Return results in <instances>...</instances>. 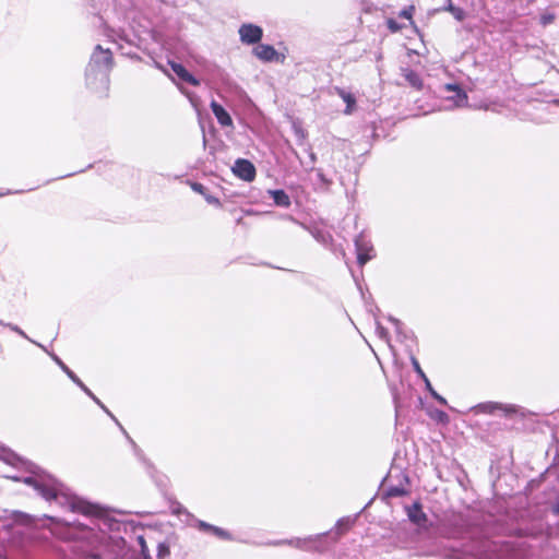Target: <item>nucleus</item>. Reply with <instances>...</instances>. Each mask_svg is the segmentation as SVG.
<instances>
[{"label":"nucleus","instance_id":"f257e3e1","mask_svg":"<svg viewBox=\"0 0 559 559\" xmlns=\"http://www.w3.org/2000/svg\"><path fill=\"white\" fill-rule=\"evenodd\" d=\"M24 483L33 486L47 501L56 500L60 506L82 514H92L94 512V507L91 503L66 492L63 486L46 473L26 477L24 478Z\"/></svg>","mask_w":559,"mask_h":559},{"label":"nucleus","instance_id":"f03ea898","mask_svg":"<svg viewBox=\"0 0 559 559\" xmlns=\"http://www.w3.org/2000/svg\"><path fill=\"white\" fill-rule=\"evenodd\" d=\"M112 57L109 49H103L97 45L87 66L86 76L88 83L92 79H99L105 84L108 82V73L111 68Z\"/></svg>","mask_w":559,"mask_h":559},{"label":"nucleus","instance_id":"7ed1b4c3","mask_svg":"<svg viewBox=\"0 0 559 559\" xmlns=\"http://www.w3.org/2000/svg\"><path fill=\"white\" fill-rule=\"evenodd\" d=\"M475 414H496L499 413L503 416H511L518 412L515 405L502 404L497 402L480 403L472 408Z\"/></svg>","mask_w":559,"mask_h":559},{"label":"nucleus","instance_id":"20e7f679","mask_svg":"<svg viewBox=\"0 0 559 559\" xmlns=\"http://www.w3.org/2000/svg\"><path fill=\"white\" fill-rule=\"evenodd\" d=\"M263 31L260 26L254 24H242L239 28L240 40L243 44L252 45L261 40Z\"/></svg>","mask_w":559,"mask_h":559},{"label":"nucleus","instance_id":"39448f33","mask_svg":"<svg viewBox=\"0 0 559 559\" xmlns=\"http://www.w3.org/2000/svg\"><path fill=\"white\" fill-rule=\"evenodd\" d=\"M355 247L357 252V262L360 266L365 265L374 257L372 245L361 235L355 239Z\"/></svg>","mask_w":559,"mask_h":559},{"label":"nucleus","instance_id":"423d86ee","mask_svg":"<svg viewBox=\"0 0 559 559\" xmlns=\"http://www.w3.org/2000/svg\"><path fill=\"white\" fill-rule=\"evenodd\" d=\"M233 173L245 181H252L255 177L253 164L247 159H237L233 167Z\"/></svg>","mask_w":559,"mask_h":559},{"label":"nucleus","instance_id":"0eeeda50","mask_svg":"<svg viewBox=\"0 0 559 559\" xmlns=\"http://www.w3.org/2000/svg\"><path fill=\"white\" fill-rule=\"evenodd\" d=\"M406 512H407L409 520L414 524H416L418 526H425V524L427 522V515L421 510V506L419 503L416 502L411 507H406Z\"/></svg>","mask_w":559,"mask_h":559},{"label":"nucleus","instance_id":"6e6552de","mask_svg":"<svg viewBox=\"0 0 559 559\" xmlns=\"http://www.w3.org/2000/svg\"><path fill=\"white\" fill-rule=\"evenodd\" d=\"M169 66L180 80L193 86L200 85V81L195 79L191 73H189L182 64L169 61Z\"/></svg>","mask_w":559,"mask_h":559},{"label":"nucleus","instance_id":"1a4fd4ad","mask_svg":"<svg viewBox=\"0 0 559 559\" xmlns=\"http://www.w3.org/2000/svg\"><path fill=\"white\" fill-rule=\"evenodd\" d=\"M444 88L448 92H453L454 95L449 97L453 102L454 107H464L467 105V95L455 84H447Z\"/></svg>","mask_w":559,"mask_h":559},{"label":"nucleus","instance_id":"9d476101","mask_svg":"<svg viewBox=\"0 0 559 559\" xmlns=\"http://www.w3.org/2000/svg\"><path fill=\"white\" fill-rule=\"evenodd\" d=\"M211 109L221 126L233 127V119L223 106L213 100L211 103Z\"/></svg>","mask_w":559,"mask_h":559},{"label":"nucleus","instance_id":"9b49d317","mask_svg":"<svg viewBox=\"0 0 559 559\" xmlns=\"http://www.w3.org/2000/svg\"><path fill=\"white\" fill-rule=\"evenodd\" d=\"M253 53L262 61H273L277 57V51L275 48L271 45L264 44L258 45L253 49Z\"/></svg>","mask_w":559,"mask_h":559},{"label":"nucleus","instance_id":"f8f14e48","mask_svg":"<svg viewBox=\"0 0 559 559\" xmlns=\"http://www.w3.org/2000/svg\"><path fill=\"white\" fill-rule=\"evenodd\" d=\"M402 75L405 81L414 88L420 90L423 87V81L418 73L409 69H402Z\"/></svg>","mask_w":559,"mask_h":559},{"label":"nucleus","instance_id":"ddd939ff","mask_svg":"<svg viewBox=\"0 0 559 559\" xmlns=\"http://www.w3.org/2000/svg\"><path fill=\"white\" fill-rule=\"evenodd\" d=\"M270 193L272 194V198L276 205L285 206V207L289 206V204H290L289 197L283 190H274V191H270Z\"/></svg>","mask_w":559,"mask_h":559},{"label":"nucleus","instance_id":"4468645a","mask_svg":"<svg viewBox=\"0 0 559 559\" xmlns=\"http://www.w3.org/2000/svg\"><path fill=\"white\" fill-rule=\"evenodd\" d=\"M356 518L346 516L336 522L335 528L338 534L347 532L355 523Z\"/></svg>","mask_w":559,"mask_h":559},{"label":"nucleus","instance_id":"2eb2a0df","mask_svg":"<svg viewBox=\"0 0 559 559\" xmlns=\"http://www.w3.org/2000/svg\"><path fill=\"white\" fill-rule=\"evenodd\" d=\"M442 10L452 13L457 21L465 19V12L461 8L454 7L451 0H447V5Z\"/></svg>","mask_w":559,"mask_h":559},{"label":"nucleus","instance_id":"dca6fc26","mask_svg":"<svg viewBox=\"0 0 559 559\" xmlns=\"http://www.w3.org/2000/svg\"><path fill=\"white\" fill-rule=\"evenodd\" d=\"M171 512L178 516L183 515L186 518L185 521L187 522V524H189V522L193 519V515L180 503L174 504L171 507Z\"/></svg>","mask_w":559,"mask_h":559},{"label":"nucleus","instance_id":"f3484780","mask_svg":"<svg viewBox=\"0 0 559 559\" xmlns=\"http://www.w3.org/2000/svg\"><path fill=\"white\" fill-rule=\"evenodd\" d=\"M341 97L343 98V100L346 103V109H345V114H350L353 111V106L355 105V98L352 94L349 93H346L344 91H342L340 93Z\"/></svg>","mask_w":559,"mask_h":559},{"label":"nucleus","instance_id":"a211bd4d","mask_svg":"<svg viewBox=\"0 0 559 559\" xmlns=\"http://www.w3.org/2000/svg\"><path fill=\"white\" fill-rule=\"evenodd\" d=\"M189 525L195 526L198 530H200L202 532H206V533H210V531L212 530V526H213L212 524L206 523V522L201 521V520H198L194 516L189 522Z\"/></svg>","mask_w":559,"mask_h":559},{"label":"nucleus","instance_id":"6ab92c4d","mask_svg":"<svg viewBox=\"0 0 559 559\" xmlns=\"http://www.w3.org/2000/svg\"><path fill=\"white\" fill-rule=\"evenodd\" d=\"M425 385H426V389L429 391V393L431 394V396H432L436 401H438V402H439L440 404H442V405H447V400H445L443 396L439 395V394L436 392V390H433V388H432V385H431V383H430V381H429V379H428V378H425Z\"/></svg>","mask_w":559,"mask_h":559},{"label":"nucleus","instance_id":"aec40b11","mask_svg":"<svg viewBox=\"0 0 559 559\" xmlns=\"http://www.w3.org/2000/svg\"><path fill=\"white\" fill-rule=\"evenodd\" d=\"M210 533L215 535L216 537H218L221 539H226V540L231 539V535L227 531H225V530H223V528H221L218 526H214L213 525L212 530L210 531Z\"/></svg>","mask_w":559,"mask_h":559},{"label":"nucleus","instance_id":"412c9836","mask_svg":"<svg viewBox=\"0 0 559 559\" xmlns=\"http://www.w3.org/2000/svg\"><path fill=\"white\" fill-rule=\"evenodd\" d=\"M14 520L16 523L28 525L33 522L32 516L23 512H14Z\"/></svg>","mask_w":559,"mask_h":559},{"label":"nucleus","instance_id":"4be33fe9","mask_svg":"<svg viewBox=\"0 0 559 559\" xmlns=\"http://www.w3.org/2000/svg\"><path fill=\"white\" fill-rule=\"evenodd\" d=\"M415 11V7L414 5H409L405 9H403L401 12H400V16L401 17H404V19H407L409 21V23L412 25H414V21H413V13Z\"/></svg>","mask_w":559,"mask_h":559},{"label":"nucleus","instance_id":"5701e85b","mask_svg":"<svg viewBox=\"0 0 559 559\" xmlns=\"http://www.w3.org/2000/svg\"><path fill=\"white\" fill-rule=\"evenodd\" d=\"M53 361L66 372V374L69 377L70 373H73L71 369L64 362L55 354H50Z\"/></svg>","mask_w":559,"mask_h":559},{"label":"nucleus","instance_id":"b1692460","mask_svg":"<svg viewBox=\"0 0 559 559\" xmlns=\"http://www.w3.org/2000/svg\"><path fill=\"white\" fill-rule=\"evenodd\" d=\"M412 365H413L415 372L425 381V378H427V376L423 371L418 360L414 357L412 358Z\"/></svg>","mask_w":559,"mask_h":559},{"label":"nucleus","instance_id":"393cba45","mask_svg":"<svg viewBox=\"0 0 559 559\" xmlns=\"http://www.w3.org/2000/svg\"><path fill=\"white\" fill-rule=\"evenodd\" d=\"M190 187L194 192L200 193L203 197L207 194L205 187L199 182H191Z\"/></svg>","mask_w":559,"mask_h":559},{"label":"nucleus","instance_id":"a878e982","mask_svg":"<svg viewBox=\"0 0 559 559\" xmlns=\"http://www.w3.org/2000/svg\"><path fill=\"white\" fill-rule=\"evenodd\" d=\"M386 25H388V28L392 32V33H396L402 29V25H400L395 20L393 19H389L386 21Z\"/></svg>","mask_w":559,"mask_h":559},{"label":"nucleus","instance_id":"bb28decb","mask_svg":"<svg viewBox=\"0 0 559 559\" xmlns=\"http://www.w3.org/2000/svg\"><path fill=\"white\" fill-rule=\"evenodd\" d=\"M316 160H317L316 154L312 151H310L309 152V162L305 164L308 170L313 169Z\"/></svg>","mask_w":559,"mask_h":559},{"label":"nucleus","instance_id":"cd10ccee","mask_svg":"<svg viewBox=\"0 0 559 559\" xmlns=\"http://www.w3.org/2000/svg\"><path fill=\"white\" fill-rule=\"evenodd\" d=\"M4 325L8 326L9 329H11L13 332L17 333L19 335H21L22 337L28 340V336L25 334V332L22 331L17 325H14V324H11V323H7Z\"/></svg>","mask_w":559,"mask_h":559},{"label":"nucleus","instance_id":"c85d7f7f","mask_svg":"<svg viewBox=\"0 0 559 559\" xmlns=\"http://www.w3.org/2000/svg\"><path fill=\"white\" fill-rule=\"evenodd\" d=\"M97 405H99L118 425L119 423L114 417V415L106 408V406L93 394V396H90Z\"/></svg>","mask_w":559,"mask_h":559},{"label":"nucleus","instance_id":"c756f323","mask_svg":"<svg viewBox=\"0 0 559 559\" xmlns=\"http://www.w3.org/2000/svg\"><path fill=\"white\" fill-rule=\"evenodd\" d=\"M554 20H555V15L554 14H544L540 17V22H542L543 25L550 24V23H552Z\"/></svg>","mask_w":559,"mask_h":559},{"label":"nucleus","instance_id":"7c9ffc66","mask_svg":"<svg viewBox=\"0 0 559 559\" xmlns=\"http://www.w3.org/2000/svg\"><path fill=\"white\" fill-rule=\"evenodd\" d=\"M204 199H205V200H206V202H207V203H210V204H214V205H216V206H219V205H221L219 200H218L216 197H214V195H211V194H209V193H207V194L204 197Z\"/></svg>","mask_w":559,"mask_h":559},{"label":"nucleus","instance_id":"2f4dec72","mask_svg":"<svg viewBox=\"0 0 559 559\" xmlns=\"http://www.w3.org/2000/svg\"><path fill=\"white\" fill-rule=\"evenodd\" d=\"M69 378L79 386L82 385V381L76 377V374L73 372V373H70Z\"/></svg>","mask_w":559,"mask_h":559},{"label":"nucleus","instance_id":"473e14b6","mask_svg":"<svg viewBox=\"0 0 559 559\" xmlns=\"http://www.w3.org/2000/svg\"><path fill=\"white\" fill-rule=\"evenodd\" d=\"M88 396H93V392L84 384L80 386Z\"/></svg>","mask_w":559,"mask_h":559},{"label":"nucleus","instance_id":"72a5a7b5","mask_svg":"<svg viewBox=\"0 0 559 559\" xmlns=\"http://www.w3.org/2000/svg\"><path fill=\"white\" fill-rule=\"evenodd\" d=\"M88 396H93V392L84 384L80 386Z\"/></svg>","mask_w":559,"mask_h":559},{"label":"nucleus","instance_id":"f704fd0d","mask_svg":"<svg viewBox=\"0 0 559 559\" xmlns=\"http://www.w3.org/2000/svg\"><path fill=\"white\" fill-rule=\"evenodd\" d=\"M88 396H93V392L84 384L80 386Z\"/></svg>","mask_w":559,"mask_h":559},{"label":"nucleus","instance_id":"c9c22d12","mask_svg":"<svg viewBox=\"0 0 559 559\" xmlns=\"http://www.w3.org/2000/svg\"><path fill=\"white\" fill-rule=\"evenodd\" d=\"M554 512H555V513H557V514H559V506H557V507H555V508H554Z\"/></svg>","mask_w":559,"mask_h":559}]
</instances>
